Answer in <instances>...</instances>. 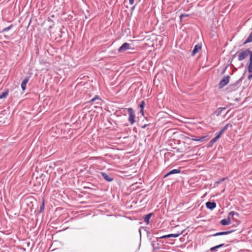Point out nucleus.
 Instances as JSON below:
<instances>
[{"instance_id":"37","label":"nucleus","mask_w":252,"mask_h":252,"mask_svg":"<svg viewBox=\"0 0 252 252\" xmlns=\"http://www.w3.org/2000/svg\"><path fill=\"white\" fill-rule=\"evenodd\" d=\"M147 126V125H144V126H142V127H142V128H146V127Z\"/></svg>"},{"instance_id":"10","label":"nucleus","mask_w":252,"mask_h":252,"mask_svg":"<svg viewBox=\"0 0 252 252\" xmlns=\"http://www.w3.org/2000/svg\"><path fill=\"white\" fill-rule=\"evenodd\" d=\"M231 219L229 217H227V219H223L220 221V224L222 225H229L230 223Z\"/></svg>"},{"instance_id":"6","label":"nucleus","mask_w":252,"mask_h":252,"mask_svg":"<svg viewBox=\"0 0 252 252\" xmlns=\"http://www.w3.org/2000/svg\"><path fill=\"white\" fill-rule=\"evenodd\" d=\"M201 49V45L198 44L196 45L191 52V56H194Z\"/></svg>"},{"instance_id":"24","label":"nucleus","mask_w":252,"mask_h":252,"mask_svg":"<svg viewBox=\"0 0 252 252\" xmlns=\"http://www.w3.org/2000/svg\"><path fill=\"white\" fill-rule=\"evenodd\" d=\"M189 16V14H181L180 16V20L181 21H182L183 18L184 17H188Z\"/></svg>"},{"instance_id":"16","label":"nucleus","mask_w":252,"mask_h":252,"mask_svg":"<svg viewBox=\"0 0 252 252\" xmlns=\"http://www.w3.org/2000/svg\"><path fill=\"white\" fill-rule=\"evenodd\" d=\"M194 138H193L192 139L194 141H204L205 137L204 136L198 137V136H193Z\"/></svg>"},{"instance_id":"21","label":"nucleus","mask_w":252,"mask_h":252,"mask_svg":"<svg viewBox=\"0 0 252 252\" xmlns=\"http://www.w3.org/2000/svg\"><path fill=\"white\" fill-rule=\"evenodd\" d=\"M96 100H100V99L99 98V97L97 95L95 96L93 98L91 99V100L90 101V102H94L95 101H96Z\"/></svg>"},{"instance_id":"26","label":"nucleus","mask_w":252,"mask_h":252,"mask_svg":"<svg viewBox=\"0 0 252 252\" xmlns=\"http://www.w3.org/2000/svg\"><path fill=\"white\" fill-rule=\"evenodd\" d=\"M224 245V244H221L216 246V248H217V249H219V248H220L223 247Z\"/></svg>"},{"instance_id":"15","label":"nucleus","mask_w":252,"mask_h":252,"mask_svg":"<svg viewBox=\"0 0 252 252\" xmlns=\"http://www.w3.org/2000/svg\"><path fill=\"white\" fill-rule=\"evenodd\" d=\"M252 42V32L249 34V36L247 38V39L244 42V44H246L248 43Z\"/></svg>"},{"instance_id":"4","label":"nucleus","mask_w":252,"mask_h":252,"mask_svg":"<svg viewBox=\"0 0 252 252\" xmlns=\"http://www.w3.org/2000/svg\"><path fill=\"white\" fill-rule=\"evenodd\" d=\"M182 233H183V231H181V232H179V233H176V234H168V235H163V236H160L159 237H157L156 238V240H157L156 241L157 242L158 241V239H162V238H170V237L176 238V237H178V236H179Z\"/></svg>"},{"instance_id":"35","label":"nucleus","mask_w":252,"mask_h":252,"mask_svg":"<svg viewBox=\"0 0 252 252\" xmlns=\"http://www.w3.org/2000/svg\"><path fill=\"white\" fill-rule=\"evenodd\" d=\"M140 113L142 114V115H144V109H140Z\"/></svg>"},{"instance_id":"7","label":"nucleus","mask_w":252,"mask_h":252,"mask_svg":"<svg viewBox=\"0 0 252 252\" xmlns=\"http://www.w3.org/2000/svg\"><path fill=\"white\" fill-rule=\"evenodd\" d=\"M206 207L209 209L213 210L216 207V203L214 202L208 201L206 203Z\"/></svg>"},{"instance_id":"28","label":"nucleus","mask_w":252,"mask_h":252,"mask_svg":"<svg viewBox=\"0 0 252 252\" xmlns=\"http://www.w3.org/2000/svg\"><path fill=\"white\" fill-rule=\"evenodd\" d=\"M218 140L215 138L214 137V138H213L211 140V142L213 143H215Z\"/></svg>"},{"instance_id":"32","label":"nucleus","mask_w":252,"mask_h":252,"mask_svg":"<svg viewBox=\"0 0 252 252\" xmlns=\"http://www.w3.org/2000/svg\"><path fill=\"white\" fill-rule=\"evenodd\" d=\"M217 248H216V246L214 247H212L211 248L210 250L211 251H216L217 250Z\"/></svg>"},{"instance_id":"27","label":"nucleus","mask_w":252,"mask_h":252,"mask_svg":"<svg viewBox=\"0 0 252 252\" xmlns=\"http://www.w3.org/2000/svg\"><path fill=\"white\" fill-rule=\"evenodd\" d=\"M224 180H225V179H224V178H223V179H220V180L219 181H218L216 182V184H220V183H221L222 181H223Z\"/></svg>"},{"instance_id":"9","label":"nucleus","mask_w":252,"mask_h":252,"mask_svg":"<svg viewBox=\"0 0 252 252\" xmlns=\"http://www.w3.org/2000/svg\"><path fill=\"white\" fill-rule=\"evenodd\" d=\"M101 174L102 176V177L107 181L108 182H111L113 180V178L110 177L108 174L105 173V172H101Z\"/></svg>"},{"instance_id":"12","label":"nucleus","mask_w":252,"mask_h":252,"mask_svg":"<svg viewBox=\"0 0 252 252\" xmlns=\"http://www.w3.org/2000/svg\"><path fill=\"white\" fill-rule=\"evenodd\" d=\"M233 231V230H230V231H227L220 232L215 233L212 235H210V236H219V235H227V234L231 233Z\"/></svg>"},{"instance_id":"18","label":"nucleus","mask_w":252,"mask_h":252,"mask_svg":"<svg viewBox=\"0 0 252 252\" xmlns=\"http://www.w3.org/2000/svg\"><path fill=\"white\" fill-rule=\"evenodd\" d=\"M234 215L238 216V214L234 211H231L229 213L227 217H229L231 219V217H233Z\"/></svg>"},{"instance_id":"17","label":"nucleus","mask_w":252,"mask_h":252,"mask_svg":"<svg viewBox=\"0 0 252 252\" xmlns=\"http://www.w3.org/2000/svg\"><path fill=\"white\" fill-rule=\"evenodd\" d=\"M8 94V90L2 93L1 94H0V99L5 98L7 96Z\"/></svg>"},{"instance_id":"25","label":"nucleus","mask_w":252,"mask_h":252,"mask_svg":"<svg viewBox=\"0 0 252 252\" xmlns=\"http://www.w3.org/2000/svg\"><path fill=\"white\" fill-rule=\"evenodd\" d=\"M155 242H155V241H153L152 242V244H152V246L153 248L154 249H157V248H158V246H156V244H155Z\"/></svg>"},{"instance_id":"8","label":"nucleus","mask_w":252,"mask_h":252,"mask_svg":"<svg viewBox=\"0 0 252 252\" xmlns=\"http://www.w3.org/2000/svg\"><path fill=\"white\" fill-rule=\"evenodd\" d=\"M29 80V77H25L23 80L21 84V88L23 91H25L26 89V85Z\"/></svg>"},{"instance_id":"3","label":"nucleus","mask_w":252,"mask_h":252,"mask_svg":"<svg viewBox=\"0 0 252 252\" xmlns=\"http://www.w3.org/2000/svg\"><path fill=\"white\" fill-rule=\"evenodd\" d=\"M229 78L230 77L229 75L224 76L219 83V88H222L224 86L226 85L229 81Z\"/></svg>"},{"instance_id":"19","label":"nucleus","mask_w":252,"mask_h":252,"mask_svg":"<svg viewBox=\"0 0 252 252\" xmlns=\"http://www.w3.org/2000/svg\"><path fill=\"white\" fill-rule=\"evenodd\" d=\"M45 208V203L44 199L42 200V203L40 207V212H43Z\"/></svg>"},{"instance_id":"31","label":"nucleus","mask_w":252,"mask_h":252,"mask_svg":"<svg viewBox=\"0 0 252 252\" xmlns=\"http://www.w3.org/2000/svg\"><path fill=\"white\" fill-rule=\"evenodd\" d=\"M224 131H224L223 129H221V130L219 132V134L221 135L224 132Z\"/></svg>"},{"instance_id":"33","label":"nucleus","mask_w":252,"mask_h":252,"mask_svg":"<svg viewBox=\"0 0 252 252\" xmlns=\"http://www.w3.org/2000/svg\"><path fill=\"white\" fill-rule=\"evenodd\" d=\"M221 136L219 133L215 137L217 140H218Z\"/></svg>"},{"instance_id":"22","label":"nucleus","mask_w":252,"mask_h":252,"mask_svg":"<svg viewBox=\"0 0 252 252\" xmlns=\"http://www.w3.org/2000/svg\"><path fill=\"white\" fill-rule=\"evenodd\" d=\"M12 25H11L9 27H6V28H4L2 30V32H7V31H9V30H10L12 28Z\"/></svg>"},{"instance_id":"36","label":"nucleus","mask_w":252,"mask_h":252,"mask_svg":"<svg viewBox=\"0 0 252 252\" xmlns=\"http://www.w3.org/2000/svg\"><path fill=\"white\" fill-rule=\"evenodd\" d=\"M129 2L130 4H133L134 3V0H129Z\"/></svg>"},{"instance_id":"1","label":"nucleus","mask_w":252,"mask_h":252,"mask_svg":"<svg viewBox=\"0 0 252 252\" xmlns=\"http://www.w3.org/2000/svg\"><path fill=\"white\" fill-rule=\"evenodd\" d=\"M250 56L249 64L248 66V70L249 73H251L248 76L249 79L252 78V51L249 49H242L236 52L235 54L233 56V58L235 57H238V60L241 61L247 57Z\"/></svg>"},{"instance_id":"34","label":"nucleus","mask_w":252,"mask_h":252,"mask_svg":"<svg viewBox=\"0 0 252 252\" xmlns=\"http://www.w3.org/2000/svg\"><path fill=\"white\" fill-rule=\"evenodd\" d=\"M221 136L219 133L215 137L217 140H218Z\"/></svg>"},{"instance_id":"20","label":"nucleus","mask_w":252,"mask_h":252,"mask_svg":"<svg viewBox=\"0 0 252 252\" xmlns=\"http://www.w3.org/2000/svg\"><path fill=\"white\" fill-rule=\"evenodd\" d=\"M229 127H232V125L228 124L226 125L222 129H223L224 131H226Z\"/></svg>"},{"instance_id":"5","label":"nucleus","mask_w":252,"mask_h":252,"mask_svg":"<svg viewBox=\"0 0 252 252\" xmlns=\"http://www.w3.org/2000/svg\"><path fill=\"white\" fill-rule=\"evenodd\" d=\"M129 48L130 44L128 43H125L119 48L118 52L119 53L123 52Z\"/></svg>"},{"instance_id":"23","label":"nucleus","mask_w":252,"mask_h":252,"mask_svg":"<svg viewBox=\"0 0 252 252\" xmlns=\"http://www.w3.org/2000/svg\"><path fill=\"white\" fill-rule=\"evenodd\" d=\"M145 106V102L144 100L142 101L139 105L140 109H144Z\"/></svg>"},{"instance_id":"13","label":"nucleus","mask_w":252,"mask_h":252,"mask_svg":"<svg viewBox=\"0 0 252 252\" xmlns=\"http://www.w3.org/2000/svg\"><path fill=\"white\" fill-rule=\"evenodd\" d=\"M152 213L148 214L143 217L144 220L146 223L147 224L149 223V220L152 216Z\"/></svg>"},{"instance_id":"2","label":"nucleus","mask_w":252,"mask_h":252,"mask_svg":"<svg viewBox=\"0 0 252 252\" xmlns=\"http://www.w3.org/2000/svg\"><path fill=\"white\" fill-rule=\"evenodd\" d=\"M127 110L129 115L128 121L131 125H133L135 123V115L134 111L132 108H128Z\"/></svg>"},{"instance_id":"30","label":"nucleus","mask_w":252,"mask_h":252,"mask_svg":"<svg viewBox=\"0 0 252 252\" xmlns=\"http://www.w3.org/2000/svg\"><path fill=\"white\" fill-rule=\"evenodd\" d=\"M224 131H224L223 129H221V130L219 132V134L221 135L224 132Z\"/></svg>"},{"instance_id":"29","label":"nucleus","mask_w":252,"mask_h":252,"mask_svg":"<svg viewBox=\"0 0 252 252\" xmlns=\"http://www.w3.org/2000/svg\"><path fill=\"white\" fill-rule=\"evenodd\" d=\"M224 131H224L223 129H221V130L219 132V134L221 135L224 132Z\"/></svg>"},{"instance_id":"11","label":"nucleus","mask_w":252,"mask_h":252,"mask_svg":"<svg viewBox=\"0 0 252 252\" xmlns=\"http://www.w3.org/2000/svg\"><path fill=\"white\" fill-rule=\"evenodd\" d=\"M180 172H181V170L180 169H173V170L170 171V172H169L168 173H167L166 175H165L164 176V178H165V177L169 176L170 175H171L173 174L179 173H180Z\"/></svg>"},{"instance_id":"14","label":"nucleus","mask_w":252,"mask_h":252,"mask_svg":"<svg viewBox=\"0 0 252 252\" xmlns=\"http://www.w3.org/2000/svg\"><path fill=\"white\" fill-rule=\"evenodd\" d=\"M226 107H220L219 108H218L215 112H214V114L218 116L219 115H220L222 112V111L224 110H225L226 109Z\"/></svg>"}]
</instances>
